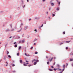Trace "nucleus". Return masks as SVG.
Wrapping results in <instances>:
<instances>
[{"instance_id": "2", "label": "nucleus", "mask_w": 73, "mask_h": 73, "mask_svg": "<svg viewBox=\"0 0 73 73\" xmlns=\"http://www.w3.org/2000/svg\"><path fill=\"white\" fill-rule=\"evenodd\" d=\"M53 58H51L50 59V58H49V59H48L49 61H52V60H53Z\"/></svg>"}, {"instance_id": "11", "label": "nucleus", "mask_w": 73, "mask_h": 73, "mask_svg": "<svg viewBox=\"0 0 73 73\" xmlns=\"http://www.w3.org/2000/svg\"><path fill=\"white\" fill-rule=\"evenodd\" d=\"M56 10L57 11H59L60 10V7H58L56 9Z\"/></svg>"}, {"instance_id": "61", "label": "nucleus", "mask_w": 73, "mask_h": 73, "mask_svg": "<svg viewBox=\"0 0 73 73\" xmlns=\"http://www.w3.org/2000/svg\"><path fill=\"white\" fill-rule=\"evenodd\" d=\"M39 29H41V26H40L39 27Z\"/></svg>"}, {"instance_id": "28", "label": "nucleus", "mask_w": 73, "mask_h": 73, "mask_svg": "<svg viewBox=\"0 0 73 73\" xmlns=\"http://www.w3.org/2000/svg\"><path fill=\"white\" fill-rule=\"evenodd\" d=\"M52 16L53 17L55 16V14H52Z\"/></svg>"}, {"instance_id": "35", "label": "nucleus", "mask_w": 73, "mask_h": 73, "mask_svg": "<svg viewBox=\"0 0 73 73\" xmlns=\"http://www.w3.org/2000/svg\"><path fill=\"white\" fill-rule=\"evenodd\" d=\"M63 33L64 35H65V32H63Z\"/></svg>"}, {"instance_id": "53", "label": "nucleus", "mask_w": 73, "mask_h": 73, "mask_svg": "<svg viewBox=\"0 0 73 73\" xmlns=\"http://www.w3.org/2000/svg\"><path fill=\"white\" fill-rule=\"evenodd\" d=\"M21 1L22 3L24 2V1H23V0H22Z\"/></svg>"}, {"instance_id": "60", "label": "nucleus", "mask_w": 73, "mask_h": 73, "mask_svg": "<svg viewBox=\"0 0 73 73\" xmlns=\"http://www.w3.org/2000/svg\"><path fill=\"white\" fill-rule=\"evenodd\" d=\"M45 0H42V1H43V2H44V1H45Z\"/></svg>"}, {"instance_id": "29", "label": "nucleus", "mask_w": 73, "mask_h": 73, "mask_svg": "<svg viewBox=\"0 0 73 73\" xmlns=\"http://www.w3.org/2000/svg\"><path fill=\"white\" fill-rule=\"evenodd\" d=\"M7 54H9V51H7Z\"/></svg>"}, {"instance_id": "14", "label": "nucleus", "mask_w": 73, "mask_h": 73, "mask_svg": "<svg viewBox=\"0 0 73 73\" xmlns=\"http://www.w3.org/2000/svg\"><path fill=\"white\" fill-rule=\"evenodd\" d=\"M20 63H23V60H20Z\"/></svg>"}, {"instance_id": "32", "label": "nucleus", "mask_w": 73, "mask_h": 73, "mask_svg": "<svg viewBox=\"0 0 73 73\" xmlns=\"http://www.w3.org/2000/svg\"><path fill=\"white\" fill-rule=\"evenodd\" d=\"M24 42H25V40H23L22 41V42L23 43Z\"/></svg>"}, {"instance_id": "36", "label": "nucleus", "mask_w": 73, "mask_h": 73, "mask_svg": "<svg viewBox=\"0 0 73 73\" xmlns=\"http://www.w3.org/2000/svg\"><path fill=\"white\" fill-rule=\"evenodd\" d=\"M62 44H63V43H62V42L60 44V45H62Z\"/></svg>"}, {"instance_id": "56", "label": "nucleus", "mask_w": 73, "mask_h": 73, "mask_svg": "<svg viewBox=\"0 0 73 73\" xmlns=\"http://www.w3.org/2000/svg\"><path fill=\"white\" fill-rule=\"evenodd\" d=\"M12 38V36L10 37L9 38Z\"/></svg>"}, {"instance_id": "37", "label": "nucleus", "mask_w": 73, "mask_h": 73, "mask_svg": "<svg viewBox=\"0 0 73 73\" xmlns=\"http://www.w3.org/2000/svg\"><path fill=\"white\" fill-rule=\"evenodd\" d=\"M23 25V23H21V26H20V28H21V26Z\"/></svg>"}, {"instance_id": "16", "label": "nucleus", "mask_w": 73, "mask_h": 73, "mask_svg": "<svg viewBox=\"0 0 73 73\" xmlns=\"http://www.w3.org/2000/svg\"><path fill=\"white\" fill-rule=\"evenodd\" d=\"M37 64V62H35L34 63V65H36Z\"/></svg>"}, {"instance_id": "57", "label": "nucleus", "mask_w": 73, "mask_h": 73, "mask_svg": "<svg viewBox=\"0 0 73 73\" xmlns=\"http://www.w3.org/2000/svg\"><path fill=\"white\" fill-rule=\"evenodd\" d=\"M52 1H52V0H51L50 1V3H51V2H52Z\"/></svg>"}, {"instance_id": "4", "label": "nucleus", "mask_w": 73, "mask_h": 73, "mask_svg": "<svg viewBox=\"0 0 73 73\" xmlns=\"http://www.w3.org/2000/svg\"><path fill=\"white\" fill-rule=\"evenodd\" d=\"M56 69L57 70H58V71H59V70H61V69H60V68H57Z\"/></svg>"}, {"instance_id": "34", "label": "nucleus", "mask_w": 73, "mask_h": 73, "mask_svg": "<svg viewBox=\"0 0 73 73\" xmlns=\"http://www.w3.org/2000/svg\"><path fill=\"white\" fill-rule=\"evenodd\" d=\"M47 64H48V65H49V62H47Z\"/></svg>"}, {"instance_id": "6", "label": "nucleus", "mask_w": 73, "mask_h": 73, "mask_svg": "<svg viewBox=\"0 0 73 73\" xmlns=\"http://www.w3.org/2000/svg\"><path fill=\"white\" fill-rule=\"evenodd\" d=\"M35 61L36 62H39V60L35 59Z\"/></svg>"}, {"instance_id": "13", "label": "nucleus", "mask_w": 73, "mask_h": 73, "mask_svg": "<svg viewBox=\"0 0 73 73\" xmlns=\"http://www.w3.org/2000/svg\"><path fill=\"white\" fill-rule=\"evenodd\" d=\"M10 31H14V29H12L10 30Z\"/></svg>"}, {"instance_id": "48", "label": "nucleus", "mask_w": 73, "mask_h": 73, "mask_svg": "<svg viewBox=\"0 0 73 73\" xmlns=\"http://www.w3.org/2000/svg\"><path fill=\"white\" fill-rule=\"evenodd\" d=\"M38 53L37 52H35V54H37Z\"/></svg>"}, {"instance_id": "18", "label": "nucleus", "mask_w": 73, "mask_h": 73, "mask_svg": "<svg viewBox=\"0 0 73 73\" xmlns=\"http://www.w3.org/2000/svg\"><path fill=\"white\" fill-rule=\"evenodd\" d=\"M24 66H27V64H25V63H24L23 64Z\"/></svg>"}, {"instance_id": "41", "label": "nucleus", "mask_w": 73, "mask_h": 73, "mask_svg": "<svg viewBox=\"0 0 73 73\" xmlns=\"http://www.w3.org/2000/svg\"><path fill=\"white\" fill-rule=\"evenodd\" d=\"M15 65L14 64H13L12 65V66H15Z\"/></svg>"}, {"instance_id": "63", "label": "nucleus", "mask_w": 73, "mask_h": 73, "mask_svg": "<svg viewBox=\"0 0 73 73\" xmlns=\"http://www.w3.org/2000/svg\"><path fill=\"white\" fill-rule=\"evenodd\" d=\"M15 29H17V27H15Z\"/></svg>"}, {"instance_id": "55", "label": "nucleus", "mask_w": 73, "mask_h": 73, "mask_svg": "<svg viewBox=\"0 0 73 73\" xmlns=\"http://www.w3.org/2000/svg\"><path fill=\"white\" fill-rule=\"evenodd\" d=\"M16 42H14L13 44H16Z\"/></svg>"}, {"instance_id": "59", "label": "nucleus", "mask_w": 73, "mask_h": 73, "mask_svg": "<svg viewBox=\"0 0 73 73\" xmlns=\"http://www.w3.org/2000/svg\"><path fill=\"white\" fill-rule=\"evenodd\" d=\"M18 38H20V36H18Z\"/></svg>"}, {"instance_id": "1", "label": "nucleus", "mask_w": 73, "mask_h": 73, "mask_svg": "<svg viewBox=\"0 0 73 73\" xmlns=\"http://www.w3.org/2000/svg\"><path fill=\"white\" fill-rule=\"evenodd\" d=\"M27 28H28V26H25L23 29L24 30V31H26V30H27Z\"/></svg>"}, {"instance_id": "38", "label": "nucleus", "mask_w": 73, "mask_h": 73, "mask_svg": "<svg viewBox=\"0 0 73 73\" xmlns=\"http://www.w3.org/2000/svg\"><path fill=\"white\" fill-rule=\"evenodd\" d=\"M3 12H3V11H1L0 12V13H3Z\"/></svg>"}, {"instance_id": "52", "label": "nucleus", "mask_w": 73, "mask_h": 73, "mask_svg": "<svg viewBox=\"0 0 73 73\" xmlns=\"http://www.w3.org/2000/svg\"><path fill=\"white\" fill-rule=\"evenodd\" d=\"M10 26H11V28H12V24H10Z\"/></svg>"}, {"instance_id": "21", "label": "nucleus", "mask_w": 73, "mask_h": 73, "mask_svg": "<svg viewBox=\"0 0 73 73\" xmlns=\"http://www.w3.org/2000/svg\"><path fill=\"white\" fill-rule=\"evenodd\" d=\"M6 63L7 64L6 66H8V62H6Z\"/></svg>"}, {"instance_id": "58", "label": "nucleus", "mask_w": 73, "mask_h": 73, "mask_svg": "<svg viewBox=\"0 0 73 73\" xmlns=\"http://www.w3.org/2000/svg\"><path fill=\"white\" fill-rule=\"evenodd\" d=\"M71 65L72 66H73V63H72Z\"/></svg>"}, {"instance_id": "10", "label": "nucleus", "mask_w": 73, "mask_h": 73, "mask_svg": "<svg viewBox=\"0 0 73 73\" xmlns=\"http://www.w3.org/2000/svg\"><path fill=\"white\" fill-rule=\"evenodd\" d=\"M6 32H9V31H11L10 30H9V29H7V30L6 31Z\"/></svg>"}, {"instance_id": "9", "label": "nucleus", "mask_w": 73, "mask_h": 73, "mask_svg": "<svg viewBox=\"0 0 73 73\" xmlns=\"http://www.w3.org/2000/svg\"><path fill=\"white\" fill-rule=\"evenodd\" d=\"M36 40H37V39L36 38H35V39L33 40V41H34V42H35L36 41Z\"/></svg>"}, {"instance_id": "23", "label": "nucleus", "mask_w": 73, "mask_h": 73, "mask_svg": "<svg viewBox=\"0 0 73 73\" xmlns=\"http://www.w3.org/2000/svg\"><path fill=\"white\" fill-rule=\"evenodd\" d=\"M4 60H6V56H5L4 57Z\"/></svg>"}, {"instance_id": "15", "label": "nucleus", "mask_w": 73, "mask_h": 73, "mask_svg": "<svg viewBox=\"0 0 73 73\" xmlns=\"http://www.w3.org/2000/svg\"><path fill=\"white\" fill-rule=\"evenodd\" d=\"M22 29H23V28H21V29L20 30H19L18 31H17V32H20V31H21V30H22Z\"/></svg>"}, {"instance_id": "12", "label": "nucleus", "mask_w": 73, "mask_h": 73, "mask_svg": "<svg viewBox=\"0 0 73 73\" xmlns=\"http://www.w3.org/2000/svg\"><path fill=\"white\" fill-rule=\"evenodd\" d=\"M21 46H19V50H20V49H21Z\"/></svg>"}, {"instance_id": "39", "label": "nucleus", "mask_w": 73, "mask_h": 73, "mask_svg": "<svg viewBox=\"0 0 73 73\" xmlns=\"http://www.w3.org/2000/svg\"><path fill=\"white\" fill-rule=\"evenodd\" d=\"M26 56H27V57H29V55L27 54Z\"/></svg>"}, {"instance_id": "8", "label": "nucleus", "mask_w": 73, "mask_h": 73, "mask_svg": "<svg viewBox=\"0 0 73 73\" xmlns=\"http://www.w3.org/2000/svg\"><path fill=\"white\" fill-rule=\"evenodd\" d=\"M40 18L39 17H36L35 18V19H36V20H39Z\"/></svg>"}, {"instance_id": "3", "label": "nucleus", "mask_w": 73, "mask_h": 73, "mask_svg": "<svg viewBox=\"0 0 73 73\" xmlns=\"http://www.w3.org/2000/svg\"><path fill=\"white\" fill-rule=\"evenodd\" d=\"M56 66L58 68H60V67H61V66H60V65L58 64H57Z\"/></svg>"}, {"instance_id": "44", "label": "nucleus", "mask_w": 73, "mask_h": 73, "mask_svg": "<svg viewBox=\"0 0 73 73\" xmlns=\"http://www.w3.org/2000/svg\"><path fill=\"white\" fill-rule=\"evenodd\" d=\"M44 24H46V21H44Z\"/></svg>"}, {"instance_id": "26", "label": "nucleus", "mask_w": 73, "mask_h": 73, "mask_svg": "<svg viewBox=\"0 0 73 73\" xmlns=\"http://www.w3.org/2000/svg\"><path fill=\"white\" fill-rule=\"evenodd\" d=\"M73 61V59H70V61Z\"/></svg>"}, {"instance_id": "49", "label": "nucleus", "mask_w": 73, "mask_h": 73, "mask_svg": "<svg viewBox=\"0 0 73 73\" xmlns=\"http://www.w3.org/2000/svg\"><path fill=\"white\" fill-rule=\"evenodd\" d=\"M66 49H68V47H66Z\"/></svg>"}, {"instance_id": "24", "label": "nucleus", "mask_w": 73, "mask_h": 73, "mask_svg": "<svg viewBox=\"0 0 73 73\" xmlns=\"http://www.w3.org/2000/svg\"><path fill=\"white\" fill-rule=\"evenodd\" d=\"M19 54H20L19 52H18L17 54V56H19Z\"/></svg>"}, {"instance_id": "50", "label": "nucleus", "mask_w": 73, "mask_h": 73, "mask_svg": "<svg viewBox=\"0 0 73 73\" xmlns=\"http://www.w3.org/2000/svg\"><path fill=\"white\" fill-rule=\"evenodd\" d=\"M26 62H29V61L27 60H26Z\"/></svg>"}, {"instance_id": "64", "label": "nucleus", "mask_w": 73, "mask_h": 73, "mask_svg": "<svg viewBox=\"0 0 73 73\" xmlns=\"http://www.w3.org/2000/svg\"><path fill=\"white\" fill-rule=\"evenodd\" d=\"M62 73V71H61V72H59V73Z\"/></svg>"}, {"instance_id": "54", "label": "nucleus", "mask_w": 73, "mask_h": 73, "mask_svg": "<svg viewBox=\"0 0 73 73\" xmlns=\"http://www.w3.org/2000/svg\"><path fill=\"white\" fill-rule=\"evenodd\" d=\"M51 68H54V67H53V66H51Z\"/></svg>"}, {"instance_id": "45", "label": "nucleus", "mask_w": 73, "mask_h": 73, "mask_svg": "<svg viewBox=\"0 0 73 73\" xmlns=\"http://www.w3.org/2000/svg\"><path fill=\"white\" fill-rule=\"evenodd\" d=\"M21 40H19V43H21Z\"/></svg>"}, {"instance_id": "51", "label": "nucleus", "mask_w": 73, "mask_h": 73, "mask_svg": "<svg viewBox=\"0 0 73 73\" xmlns=\"http://www.w3.org/2000/svg\"><path fill=\"white\" fill-rule=\"evenodd\" d=\"M51 9V7H50L49 9V11H50Z\"/></svg>"}, {"instance_id": "30", "label": "nucleus", "mask_w": 73, "mask_h": 73, "mask_svg": "<svg viewBox=\"0 0 73 73\" xmlns=\"http://www.w3.org/2000/svg\"><path fill=\"white\" fill-rule=\"evenodd\" d=\"M35 33H36V32H37V29H35Z\"/></svg>"}, {"instance_id": "62", "label": "nucleus", "mask_w": 73, "mask_h": 73, "mask_svg": "<svg viewBox=\"0 0 73 73\" xmlns=\"http://www.w3.org/2000/svg\"><path fill=\"white\" fill-rule=\"evenodd\" d=\"M55 64H56V63H54L53 64V65H55Z\"/></svg>"}, {"instance_id": "22", "label": "nucleus", "mask_w": 73, "mask_h": 73, "mask_svg": "<svg viewBox=\"0 0 73 73\" xmlns=\"http://www.w3.org/2000/svg\"><path fill=\"white\" fill-rule=\"evenodd\" d=\"M63 68H65V65H63Z\"/></svg>"}, {"instance_id": "31", "label": "nucleus", "mask_w": 73, "mask_h": 73, "mask_svg": "<svg viewBox=\"0 0 73 73\" xmlns=\"http://www.w3.org/2000/svg\"><path fill=\"white\" fill-rule=\"evenodd\" d=\"M12 72H13V73H15L16 71L15 70L12 71Z\"/></svg>"}, {"instance_id": "46", "label": "nucleus", "mask_w": 73, "mask_h": 73, "mask_svg": "<svg viewBox=\"0 0 73 73\" xmlns=\"http://www.w3.org/2000/svg\"><path fill=\"white\" fill-rule=\"evenodd\" d=\"M33 49V47H32L31 48H30V49H31V50H32V49Z\"/></svg>"}, {"instance_id": "17", "label": "nucleus", "mask_w": 73, "mask_h": 73, "mask_svg": "<svg viewBox=\"0 0 73 73\" xmlns=\"http://www.w3.org/2000/svg\"><path fill=\"white\" fill-rule=\"evenodd\" d=\"M49 70H50V71H53V70L52 69H50Z\"/></svg>"}, {"instance_id": "20", "label": "nucleus", "mask_w": 73, "mask_h": 73, "mask_svg": "<svg viewBox=\"0 0 73 73\" xmlns=\"http://www.w3.org/2000/svg\"><path fill=\"white\" fill-rule=\"evenodd\" d=\"M34 61H36V59H34L33 60H32V62H33Z\"/></svg>"}, {"instance_id": "47", "label": "nucleus", "mask_w": 73, "mask_h": 73, "mask_svg": "<svg viewBox=\"0 0 73 73\" xmlns=\"http://www.w3.org/2000/svg\"><path fill=\"white\" fill-rule=\"evenodd\" d=\"M43 25H44V24H43L42 25L41 27H43Z\"/></svg>"}, {"instance_id": "33", "label": "nucleus", "mask_w": 73, "mask_h": 73, "mask_svg": "<svg viewBox=\"0 0 73 73\" xmlns=\"http://www.w3.org/2000/svg\"><path fill=\"white\" fill-rule=\"evenodd\" d=\"M28 66H29V67H30V66H31V65L29 64L28 65Z\"/></svg>"}, {"instance_id": "40", "label": "nucleus", "mask_w": 73, "mask_h": 73, "mask_svg": "<svg viewBox=\"0 0 73 73\" xmlns=\"http://www.w3.org/2000/svg\"><path fill=\"white\" fill-rule=\"evenodd\" d=\"M22 7H23V8H24V7H25V5H24V6H22Z\"/></svg>"}, {"instance_id": "43", "label": "nucleus", "mask_w": 73, "mask_h": 73, "mask_svg": "<svg viewBox=\"0 0 73 73\" xmlns=\"http://www.w3.org/2000/svg\"><path fill=\"white\" fill-rule=\"evenodd\" d=\"M53 70H55V71H56V68H54L53 69Z\"/></svg>"}, {"instance_id": "25", "label": "nucleus", "mask_w": 73, "mask_h": 73, "mask_svg": "<svg viewBox=\"0 0 73 73\" xmlns=\"http://www.w3.org/2000/svg\"><path fill=\"white\" fill-rule=\"evenodd\" d=\"M60 3H61V2L60 1H59L58 3V4L59 5H60Z\"/></svg>"}, {"instance_id": "19", "label": "nucleus", "mask_w": 73, "mask_h": 73, "mask_svg": "<svg viewBox=\"0 0 73 73\" xmlns=\"http://www.w3.org/2000/svg\"><path fill=\"white\" fill-rule=\"evenodd\" d=\"M70 42V41H67L66 42H67V43H69V42Z\"/></svg>"}, {"instance_id": "27", "label": "nucleus", "mask_w": 73, "mask_h": 73, "mask_svg": "<svg viewBox=\"0 0 73 73\" xmlns=\"http://www.w3.org/2000/svg\"><path fill=\"white\" fill-rule=\"evenodd\" d=\"M8 57H9V58H11V55H8Z\"/></svg>"}, {"instance_id": "7", "label": "nucleus", "mask_w": 73, "mask_h": 73, "mask_svg": "<svg viewBox=\"0 0 73 73\" xmlns=\"http://www.w3.org/2000/svg\"><path fill=\"white\" fill-rule=\"evenodd\" d=\"M14 47H15V48H17V45L15 44Z\"/></svg>"}, {"instance_id": "5", "label": "nucleus", "mask_w": 73, "mask_h": 73, "mask_svg": "<svg viewBox=\"0 0 73 73\" xmlns=\"http://www.w3.org/2000/svg\"><path fill=\"white\" fill-rule=\"evenodd\" d=\"M51 6H53L54 5V3H51Z\"/></svg>"}, {"instance_id": "42", "label": "nucleus", "mask_w": 73, "mask_h": 73, "mask_svg": "<svg viewBox=\"0 0 73 73\" xmlns=\"http://www.w3.org/2000/svg\"><path fill=\"white\" fill-rule=\"evenodd\" d=\"M64 70H65V68H64L62 70V72H63V71H64Z\"/></svg>"}]
</instances>
